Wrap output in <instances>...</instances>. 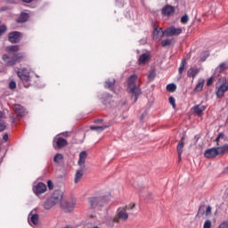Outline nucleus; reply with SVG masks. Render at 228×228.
<instances>
[{
  "mask_svg": "<svg viewBox=\"0 0 228 228\" xmlns=\"http://www.w3.org/2000/svg\"><path fill=\"white\" fill-rule=\"evenodd\" d=\"M136 81H138V76L132 75L129 77L127 82V92L132 95L133 102H136V101H138L140 94H142L140 88L136 86Z\"/></svg>",
  "mask_w": 228,
  "mask_h": 228,
  "instance_id": "nucleus-1",
  "label": "nucleus"
},
{
  "mask_svg": "<svg viewBox=\"0 0 228 228\" xmlns=\"http://www.w3.org/2000/svg\"><path fill=\"white\" fill-rule=\"evenodd\" d=\"M24 58H26V53H20L14 54L13 57H10L8 54L3 55V60L5 61L8 67H12V65H15V63H20Z\"/></svg>",
  "mask_w": 228,
  "mask_h": 228,
  "instance_id": "nucleus-2",
  "label": "nucleus"
},
{
  "mask_svg": "<svg viewBox=\"0 0 228 228\" xmlns=\"http://www.w3.org/2000/svg\"><path fill=\"white\" fill-rule=\"evenodd\" d=\"M18 77L23 83L25 88H29L31 85V77L29 76V71L27 69H21L17 71Z\"/></svg>",
  "mask_w": 228,
  "mask_h": 228,
  "instance_id": "nucleus-3",
  "label": "nucleus"
},
{
  "mask_svg": "<svg viewBox=\"0 0 228 228\" xmlns=\"http://www.w3.org/2000/svg\"><path fill=\"white\" fill-rule=\"evenodd\" d=\"M127 220H129V213H127L126 208H125L124 207L118 208L115 218L116 223L120 224L127 222Z\"/></svg>",
  "mask_w": 228,
  "mask_h": 228,
  "instance_id": "nucleus-4",
  "label": "nucleus"
},
{
  "mask_svg": "<svg viewBox=\"0 0 228 228\" xmlns=\"http://www.w3.org/2000/svg\"><path fill=\"white\" fill-rule=\"evenodd\" d=\"M105 200H106V197L104 196L92 197L89 199L90 208L92 209H95L97 208H102V206H104Z\"/></svg>",
  "mask_w": 228,
  "mask_h": 228,
  "instance_id": "nucleus-5",
  "label": "nucleus"
},
{
  "mask_svg": "<svg viewBox=\"0 0 228 228\" xmlns=\"http://www.w3.org/2000/svg\"><path fill=\"white\" fill-rule=\"evenodd\" d=\"M49 199H51L53 204L56 206V204L63 202L61 201L63 200V192H61L60 190L54 191Z\"/></svg>",
  "mask_w": 228,
  "mask_h": 228,
  "instance_id": "nucleus-6",
  "label": "nucleus"
},
{
  "mask_svg": "<svg viewBox=\"0 0 228 228\" xmlns=\"http://www.w3.org/2000/svg\"><path fill=\"white\" fill-rule=\"evenodd\" d=\"M183 33V28L169 27L165 30V37H177Z\"/></svg>",
  "mask_w": 228,
  "mask_h": 228,
  "instance_id": "nucleus-7",
  "label": "nucleus"
},
{
  "mask_svg": "<svg viewBox=\"0 0 228 228\" xmlns=\"http://www.w3.org/2000/svg\"><path fill=\"white\" fill-rule=\"evenodd\" d=\"M12 110L18 117H26L28 110L20 104H13Z\"/></svg>",
  "mask_w": 228,
  "mask_h": 228,
  "instance_id": "nucleus-8",
  "label": "nucleus"
},
{
  "mask_svg": "<svg viewBox=\"0 0 228 228\" xmlns=\"http://www.w3.org/2000/svg\"><path fill=\"white\" fill-rule=\"evenodd\" d=\"M33 191L35 195H42V193H45V191H47V185L44 183H38L33 187Z\"/></svg>",
  "mask_w": 228,
  "mask_h": 228,
  "instance_id": "nucleus-9",
  "label": "nucleus"
},
{
  "mask_svg": "<svg viewBox=\"0 0 228 228\" xmlns=\"http://www.w3.org/2000/svg\"><path fill=\"white\" fill-rule=\"evenodd\" d=\"M216 95L218 99H222L224 97L225 92L228 91V83H223L221 86H216Z\"/></svg>",
  "mask_w": 228,
  "mask_h": 228,
  "instance_id": "nucleus-10",
  "label": "nucleus"
},
{
  "mask_svg": "<svg viewBox=\"0 0 228 228\" xmlns=\"http://www.w3.org/2000/svg\"><path fill=\"white\" fill-rule=\"evenodd\" d=\"M67 140L62 137H58L53 139V147L54 149H63V147H67Z\"/></svg>",
  "mask_w": 228,
  "mask_h": 228,
  "instance_id": "nucleus-11",
  "label": "nucleus"
},
{
  "mask_svg": "<svg viewBox=\"0 0 228 228\" xmlns=\"http://www.w3.org/2000/svg\"><path fill=\"white\" fill-rule=\"evenodd\" d=\"M28 222L29 225H37L38 224V214L35 213V210L28 214Z\"/></svg>",
  "mask_w": 228,
  "mask_h": 228,
  "instance_id": "nucleus-12",
  "label": "nucleus"
},
{
  "mask_svg": "<svg viewBox=\"0 0 228 228\" xmlns=\"http://www.w3.org/2000/svg\"><path fill=\"white\" fill-rule=\"evenodd\" d=\"M8 39L12 44H17L20 41V33L17 31L11 32L8 36Z\"/></svg>",
  "mask_w": 228,
  "mask_h": 228,
  "instance_id": "nucleus-13",
  "label": "nucleus"
},
{
  "mask_svg": "<svg viewBox=\"0 0 228 228\" xmlns=\"http://www.w3.org/2000/svg\"><path fill=\"white\" fill-rule=\"evenodd\" d=\"M218 149L217 148H210L205 151L204 156L205 158L213 159L218 156Z\"/></svg>",
  "mask_w": 228,
  "mask_h": 228,
  "instance_id": "nucleus-14",
  "label": "nucleus"
},
{
  "mask_svg": "<svg viewBox=\"0 0 228 228\" xmlns=\"http://www.w3.org/2000/svg\"><path fill=\"white\" fill-rule=\"evenodd\" d=\"M61 206L62 208H64L65 211H72L74 208L76 207V202L74 200L70 201H62L61 202Z\"/></svg>",
  "mask_w": 228,
  "mask_h": 228,
  "instance_id": "nucleus-15",
  "label": "nucleus"
},
{
  "mask_svg": "<svg viewBox=\"0 0 228 228\" xmlns=\"http://www.w3.org/2000/svg\"><path fill=\"white\" fill-rule=\"evenodd\" d=\"M165 37V30L161 28H156L153 30V38L154 40H161Z\"/></svg>",
  "mask_w": 228,
  "mask_h": 228,
  "instance_id": "nucleus-16",
  "label": "nucleus"
},
{
  "mask_svg": "<svg viewBox=\"0 0 228 228\" xmlns=\"http://www.w3.org/2000/svg\"><path fill=\"white\" fill-rule=\"evenodd\" d=\"M175 13V9L174 6L167 5L162 9V14L166 15V17H171V15H174Z\"/></svg>",
  "mask_w": 228,
  "mask_h": 228,
  "instance_id": "nucleus-17",
  "label": "nucleus"
},
{
  "mask_svg": "<svg viewBox=\"0 0 228 228\" xmlns=\"http://www.w3.org/2000/svg\"><path fill=\"white\" fill-rule=\"evenodd\" d=\"M86 158H88V153L85 151H81L79 153V159L77 161V165H79V167H83L85 165V163H86Z\"/></svg>",
  "mask_w": 228,
  "mask_h": 228,
  "instance_id": "nucleus-18",
  "label": "nucleus"
},
{
  "mask_svg": "<svg viewBox=\"0 0 228 228\" xmlns=\"http://www.w3.org/2000/svg\"><path fill=\"white\" fill-rule=\"evenodd\" d=\"M206 106L202 105V104H199L196 105L192 108L194 113H196V115H198V117H202V112L206 111Z\"/></svg>",
  "mask_w": 228,
  "mask_h": 228,
  "instance_id": "nucleus-19",
  "label": "nucleus"
},
{
  "mask_svg": "<svg viewBox=\"0 0 228 228\" xmlns=\"http://www.w3.org/2000/svg\"><path fill=\"white\" fill-rule=\"evenodd\" d=\"M149 60H151V54L142 53L140 55L139 59H138V63H139V65H145V63H147V61H149Z\"/></svg>",
  "mask_w": 228,
  "mask_h": 228,
  "instance_id": "nucleus-20",
  "label": "nucleus"
},
{
  "mask_svg": "<svg viewBox=\"0 0 228 228\" xmlns=\"http://www.w3.org/2000/svg\"><path fill=\"white\" fill-rule=\"evenodd\" d=\"M176 149H177V152H178V158H179V159H181V154H183V149H184V136L182 137Z\"/></svg>",
  "mask_w": 228,
  "mask_h": 228,
  "instance_id": "nucleus-21",
  "label": "nucleus"
},
{
  "mask_svg": "<svg viewBox=\"0 0 228 228\" xmlns=\"http://www.w3.org/2000/svg\"><path fill=\"white\" fill-rule=\"evenodd\" d=\"M28 19H29V15L26 12H22L20 17L16 20V22L19 24H22L23 22H27Z\"/></svg>",
  "mask_w": 228,
  "mask_h": 228,
  "instance_id": "nucleus-22",
  "label": "nucleus"
},
{
  "mask_svg": "<svg viewBox=\"0 0 228 228\" xmlns=\"http://www.w3.org/2000/svg\"><path fill=\"white\" fill-rule=\"evenodd\" d=\"M54 202L52 201V200L50 198H48L45 203L43 204V208L44 209L49 210L52 208H54Z\"/></svg>",
  "mask_w": 228,
  "mask_h": 228,
  "instance_id": "nucleus-23",
  "label": "nucleus"
},
{
  "mask_svg": "<svg viewBox=\"0 0 228 228\" xmlns=\"http://www.w3.org/2000/svg\"><path fill=\"white\" fill-rule=\"evenodd\" d=\"M108 127H110V126H91L90 129L92 131H96V133H102V131H104V129H108Z\"/></svg>",
  "mask_w": 228,
  "mask_h": 228,
  "instance_id": "nucleus-24",
  "label": "nucleus"
},
{
  "mask_svg": "<svg viewBox=\"0 0 228 228\" xmlns=\"http://www.w3.org/2000/svg\"><path fill=\"white\" fill-rule=\"evenodd\" d=\"M19 49H20V46L17 45L6 47V51L7 53H9V54H13V53H18Z\"/></svg>",
  "mask_w": 228,
  "mask_h": 228,
  "instance_id": "nucleus-25",
  "label": "nucleus"
},
{
  "mask_svg": "<svg viewBox=\"0 0 228 228\" xmlns=\"http://www.w3.org/2000/svg\"><path fill=\"white\" fill-rule=\"evenodd\" d=\"M197 74H199V69H197V68H191L187 72L188 77L194 78L195 76H197Z\"/></svg>",
  "mask_w": 228,
  "mask_h": 228,
  "instance_id": "nucleus-26",
  "label": "nucleus"
},
{
  "mask_svg": "<svg viewBox=\"0 0 228 228\" xmlns=\"http://www.w3.org/2000/svg\"><path fill=\"white\" fill-rule=\"evenodd\" d=\"M83 169H78L77 170L76 174H75V179H74V183H77L79 181H81V177H83Z\"/></svg>",
  "mask_w": 228,
  "mask_h": 228,
  "instance_id": "nucleus-27",
  "label": "nucleus"
},
{
  "mask_svg": "<svg viewBox=\"0 0 228 228\" xmlns=\"http://www.w3.org/2000/svg\"><path fill=\"white\" fill-rule=\"evenodd\" d=\"M202 88H204V79L200 78L198 81V84L194 89V92H202Z\"/></svg>",
  "mask_w": 228,
  "mask_h": 228,
  "instance_id": "nucleus-28",
  "label": "nucleus"
},
{
  "mask_svg": "<svg viewBox=\"0 0 228 228\" xmlns=\"http://www.w3.org/2000/svg\"><path fill=\"white\" fill-rule=\"evenodd\" d=\"M216 148L218 154H225L226 152H228V144H224V146Z\"/></svg>",
  "mask_w": 228,
  "mask_h": 228,
  "instance_id": "nucleus-29",
  "label": "nucleus"
},
{
  "mask_svg": "<svg viewBox=\"0 0 228 228\" xmlns=\"http://www.w3.org/2000/svg\"><path fill=\"white\" fill-rule=\"evenodd\" d=\"M227 69V64L226 63H221L219 67L216 69V74H220V72H224Z\"/></svg>",
  "mask_w": 228,
  "mask_h": 228,
  "instance_id": "nucleus-30",
  "label": "nucleus"
},
{
  "mask_svg": "<svg viewBox=\"0 0 228 228\" xmlns=\"http://www.w3.org/2000/svg\"><path fill=\"white\" fill-rule=\"evenodd\" d=\"M162 47H167L168 45H174V39H166L161 42Z\"/></svg>",
  "mask_w": 228,
  "mask_h": 228,
  "instance_id": "nucleus-31",
  "label": "nucleus"
},
{
  "mask_svg": "<svg viewBox=\"0 0 228 228\" xmlns=\"http://www.w3.org/2000/svg\"><path fill=\"white\" fill-rule=\"evenodd\" d=\"M186 69V59H183L181 62L180 68L178 69L179 74H183Z\"/></svg>",
  "mask_w": 228,
  "mask_h": 228,
  "instance_id": "nucleus-32",
  "label": "nucleus"
},
{
  "mask_svg": "<svg viewBox=\"0 0 228 228\" xmlns=\"http://www.w3.org/2000/svg\"><path fill=\"white\" fill-rule=\"evenodd\" d=\"M167 92H175V90H177V86H175V84H168L167 86Z\"/></svg>",
  "mask_w": 228,
  "mask_h": 228,
  "instance_id": "nucleus-33",
  "label": "nucleus"
},
{
  "mask_svg": "<svg viewBox=\"0 0 228 228\" xmlns=\"http://www.w3.org/2000/svg\"><path fill=\"white\" fill-rule=\"evenodd\" d=\"M115 86V80L113 82L107 80L105 82V88H110V90H113V86Z\"/></svg>",
  "mask_w": 228,
  "mask_h": 228,
  "instance_id": "nucleus-34",
  "label": "nucleus"
},
{
  "mask_svg": "<svg viewBox=\"0 0 228 228\" xmlns=\"http://www.w3.org/2000/svg\"><path fill=\"white\" fill-rule=\"evenodd\" d=\"M61 159H63V155H61V153H57L54 158H53V161L55 163H60V161H61Z\"/></svg>",
  "mask_w": 228,
  "mask_h": 228,
  "instance_id": "nucleus-35",
  "label": "nucleus"
},
{
  "mask_svg": "<svg viewBox=\"0 0 228 228\" xmlns=\"http://www.w3.org/2000/svg\"><path fill=\"white\" fill-rule=\"evenodd\" d=\"M123 208H126V211H133V209H134V208H136V204L130 203L129 205H126Z\"/></svg>",
  "mask_w": 228,
  "mask_h": 228,
  "instance_id": "nucleus-36",
  "label": "nucleus"
},
{
  "mask_svg": "<svg viewBox=\"0 0 228 228\" xmlns=\"http://www.w3.org/2000/svg\"><path fill=\"white\" fill-rule=\"evenodd\" d=\"M206 213V206H200L198 211V216H202Z\"/></svg>",
  "mask_w": 228,
  "mask_h": 228,
  "instance_id": "nucleus-37",
  "label": "nucleus"
},
{
  "mask_svg": "<svg viewBox=\"0 0 228 228\" xmlns=\"http://www.w3.org/2000/svg\"><path fill=\"white\" fill-rule=\"evenodd\" d=\"M188 20H190L188 14H185L181 18L182 24H188Z\"/></svg>",
  "mask_w": 228,
  "mask_h": 228,
  "instance_id": "nucleus-38",
  "label": "nucleus"
},
{
  "mask_svg": "<svg viewBox=\"0 0 228 228\" xmlns=\"http://www.w3.org/2000/svg\"><path fill=\"white\" fill-rule=\"evenodd\" d=\"M154 77H156V71L152 70L150 72V74L148 76V79L150 81H152L154 79Z\"/></svg>",
  "mask_w": 228,
  "mask_h": 228,
  "instance_id": "nucleus-39",
  "label": "nucleus"
},
{
  "mask_svg": "<svg viewBox=\"0 0 228 228\" xmlns=\"http://www.w3.org/2000/svg\"><path fill=\"white\" fill-rule=\"evenodd\" d=\"M9 88L11 90H15V88H17V84L15 83V81L12 80L10 83H9Z\"/></svg>",
  "mask_w": 228,
  "mask_h": 228,
  "instance_id": "nucleus-40",
  "label": "nucleus"
},
{
  "mask_svg": "<svg viewBox=\"0 0 228 228\" xmlns=\"http://www.w3.org/2000/svg\"><path fill=\"white\" fill-rule=\"evenodd\" d=\"M6 31V25L3 24L1 25L0 22V37L3 35V33H4Z\"/></svg>",
  "mask_w": 228,
  "mask_h": 228,
  "instance_id": "nucleus-41",
  "label": "nucleus"
},
{
  "mask_svg": "<svg viewBox=\"0 0 228 228\" xmlns=\"http://www.w3.org/2000/svg\"><path fill=\"white\" fill-rule=\"evenodd\" d=\"M169 103L173 106V108H175V98H174V96L169 97Z\"/></svg>",
  "mask_w": 228,
  "mask_h": 228,
  "instance_id": "nucleus-42",
  "label": "nucleus"
},
{
  "mask_svg": "<svg viewBox=\"0 0 228 228\" xmlns=\"http://www.w3.org/2000/svg\"><path fill=\"white\" fill-rule=\"evenodd\" d=\"M212 224H211V221L210 220H207L204 223L203 228H211Z\"/></svg>",
  "mask_w": 228,
  "mask_h": 228,
  "instance_id": "nucleus-43",
  "label": "nucleus"
},
{
  "mask_svg": "<svg viewBox=\"0 0 228 228\" xmlns=\"http://www.w3.org/2000/svg\"><path fill=\"white\" fill-rule=\"evenodd\" d=\"M205 210L206 216H209L211 215V207H208Z\"/></svg>",
  "mask_w": 228,
  "mask_h": 228,
  "instance_id": "nucleus-44",
  "label": "nucleus"
},
{
  "mask_svg": "<svg viewBox=\"0 0 228 228\" xmlns=\"http://www.w3.org/2000/svg\"><path fill=\"white\" fill-rule=\"evenodd\" d=\"M215 81V78L213 77H211L208 82H207V85L208 86H211L213 85V82Z\"/></svg>",
  "mask_w": 228,
  "mask_h": 228,
  "instance_id": "nucleus-45",
  "label": "nucleus"
},
{
  "mask_svg": "<svg viewBox=\"0 0 228 228\" xmlns=\"http://www.w3.org/2000/svg\"><path fill=\"white\" fill-rule=\"evenodd\" d=\"M6 129V125L3 122H0V133L1 131H4Z\"/></svg>",
  "mask_w": 228,
  "mask_h": 228,
  "instance_id": "nucleus-46",
  "label": "nucleus"
},
{
  "mask_svg": "<svg viewBox=\"0 0 228 228\" xmlns=\"http://www.w3.org/2000/svg\"><path fill=\"white\" fill-rule=\"evenodd\" d=\"M47 185L49 190H53V188H54V186L53 185V182L51 180H48Z\"/></svg>",
  "mask_w": 228,
  "mask_h": 228,
  "instance_id": "nucleus-47",
  "label": "nucleus"
},
{
  "mask_svg": "<svg viewBox=\"0 0 228 228\" xmlns=\"http://www.w3.org/2000/svg\"><path fill=\"white\" fill-rule=\"evenodd\" d=\"M3 140H4V142H8V134H4Z\"/></svg>",
  "mask_w": 228,
  "mask_h": 228,
  "instance_id": "nucleus-48",
  "label": "nucleus"
},
{
  "mask_svg": "<svg viewBox=\"0 0 228 228\" xmlns=\"http://www.w3.org/2000/svg\"><path fill=\"white\" fill-rule=\"evenodd\" d=\"M7 3H11L12 4H15V3H17V0H7Z\"/></svg>",
  "mask_w": 228,
  "mask_h": 228,
  "instance_id": "nucleus-49",
  "label": "nucleus"
},
{
  "mask_svg": "<svg viewBox=\"0 0 228 228\" xmlns=\"http://www.w3.org/2000/svg\"><path fill=\"white\" fill-rule=\"evenodd\" d=\"M225 135L224 134V133H220L219 135L217 136L219 140H221V138H224Z\"/></svg>",
  "mask_w": 228,
  "mask_h": 228,
  "instance_id": "nucleus-50",
  "label": "nucleus"
},
{
  "mask_svg": "<svg viewBox=\"0 0 228 228\" xmlns=\"http://www.w3.org/2000/svg\"><path fill=\"white\" fill-rule=\"evenodd\" d=\"M122 106L124 110H127V106H126V101H123Z\"/></svg>",
  "mask_w": 228,
  "mask_h": 228,
  "instance_id": "nucleus-51",
  "label": "nucleus"
},
{
  "mask_svg": "<svg viewBox=\"0 0 228 228\" xmlns=\"http://www.w3.org/2000/svg\"><path fill=\"white\" fill-rule=\"evenodd\" d=\"M95 124H101L102 122V119H96L94 120Z\"/></svg>",
  "mask_w": 228,
  "mask_h": 228,
  "instance_id": "nucleus-52",
  "label": "nucleus"
},
{
  "mask_svg": "<svg viewBox=\"0 0 228 228\" xmlns=\"http://www.w3.org/2000/svg\"><path fill=\"white\" fill-rule=\"evenodd\" d=\"M23 1V3H31V1H33V0H22Z\"/></svg>",
  "mask_w": 228,
  "mask_h": 228,
  "instance_id": "nucleus-53",
  "label": "nucleus"
},
{
  "mask_svg": "<svg viewBox=\"0 0 228 228\" xmlns=\"http://www.w3.org/2000/svg\"><path fill=\"white\" fill-rule=\"evenodd\" d=\"M3 116H4L3 111H0V120L1 118H3Z\"/></svg>",
  "mask_w": 228,
  "mask_h": 228,
  "instance_id": "nucleus-54",
  "label": "nucleus"
},
{
  "mask_svg": "<svg viewBox=\"0 0 228 228\" xmlns=\"http://www.w3.org/2000/svg\"><path fill=\"white\" fill-rule=\"evenodd\" d=\"M216 143L218 145V142H220V139L218 137H216Z\"/></svg>",
  "mask_w": 228,
  "mask_h": 228,
  "instance_id": "nucleus-55",
  "label": "nucleus"
},
{
  "mask_svg": "<svg viewBox=\"0 0 228 228\" xmlns=\"http://www.w3.org/2000/svg\"><path fill=\"white\" fill-rule=\"evenodd\" d=\"M1 10H2V12H4V10H8V8L7 7H4Z\"/></svg>",
  "mask_w": 228,
  "mask_h": 228,
  "instance_id": "nucleus-56",
  "label": "nucleus"
},
{
  "mask_svg": "<svg viewBox=\"0 0 228 228\" xmlns=\"http://www.w3.org/2000/svg\"><path fill=\"white\" fill-rule=\"evenodd\" d=\"M201 60H202V61H206V57L204 59L201 58Z\"/></svg>",
  "mask_w": 228,
  "mask_h": 228,
  "instance_id": "nucleus-57",
  "label": "nucleus"
},
{
  "mask_svg": "<svg viewBox=\"0 0 228 228\" xmlns=\"http://www.w3.org/2000/svg\"><path fill=\"white\" fill-rule=\"evenodd\" d=\"M64 228H72V227H70V226H66V227H64Z\"/></svg>",
  "mask_w": 228,
  "mask_h": 228,
  "instance_id": "nucleus-58",
  "label": "nucleus"
}]
</instances>
